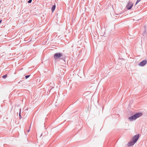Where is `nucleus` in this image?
<instances>
[{
  "label": "nucleus",
  "instance_id": "f257e3e1",
  "mask_svg": "<svg viewBox=\"0 0 147 147\" xmlns=\"http://www.w3.org/2000/svg\"><path fill=\"white\" fill-rule=\"evenodd\" d=\"M142 115V113H138L128 118V119L131 121L136 120L137 118L140 117Z\"/></svg>",
  "mask_w": 147,
  "mask_h": 147
},
{
  "label": "nucleus",
  "instance_id": "f03ea898",
  "mask_svg": "<svg viewBox=\"0 0 147 147\" xmlns=\"http://www.w3.org/2000/svg\"><path fill=\"white\" fill-rule=\"evenodd\" d=\"M63 54L61 53H55L54 55V57L55 59H58L62 57Z\"/></svg>",
  "mask_w": 147,
  "mask_h": 147
},
{
  "label": "nucleus",
  "instance_id": "7ed1b4c3",
  "mask_svg": "<svg viewBox=\"0 0 147 147\" xmlns=\"http://www.w3.org/2000/svg\"><path fill=\"white\" fill-rule=\"evenodd\" d=\"M139 136L140 134H136L133 137L131 140H133L136 143L138 140Z\"/></svg>",
  "mask_w": 147,
  "mask_h": 147
},
{
  "label": "nucleus",
  "instance_id": "20e7f679",
  "mask_svg": "<svg viewBox=\"0 0 147 147\" xmlns=\"http://www.w3.org/2000/svg\"><path fill=\"white\" fill-rule=\"evenodd\" d=\"M147 63V60H144L140 62L139 64L138 65L140 66H143L145 65Z\"/></svg>",
  "mask_w": 147,
  "mask_h": 147
},
{
  "label": "nucleus",
  "instance_id": "39448f33",
  "mask_svg": "<svg viewBox=\"0 0 147 147\" xmlns=\"http://www.w3.org/2000/svg\"><path fill=\"white\" fill-rule=\"evenodd\" d=\"M133 6V4L130 2H129L126 6V8L128 10L130 9Z\"/></svg>",
  "mask_w": 147,
  "mask_h": 147
},
{
  "label": "nucleus",
  "instance_id": "423d86ee",
  "mask_svg": "<svg viewBox=\"0 0 147 147\" xmlns=\"http://www.w3.org/2000/svg\"><path fill=\"white\" fill-rule=\"evenodd\" d=\"M135 143L134 142L133 140H131V141L128 142L127 144V145L129 146H130L133 145Z\"/></svg>",
  "mask_w": 147,
  "mask_h": 147
},
{
  "label": "nucleus",
  "instance_id": "0eeeda50",
  "mask_svg": "<svg viewBox=\"0 0 147 147\" xmlns=\"http://www.w3.org/2000/svg\"><path fill=\"white\" fill-rule=\"evenodd\" d=\"M56 7V5H53L51 8V11L53 12L55 10V8Z\"/></svg>",
  "mask_w": 147,
  "mask_h": 147
},
{
  "label": "nucleus",
  "instance_id": "6e6552de",
  "mask_svg": "<svg viewBox=\"0 0 147 147\" xmlns=\"http://www.w3.org/2000/svg\"><path fill=\"white\" fill-rule=\"evenodd\" d=\"M7 74H5L3 76H2V78H4V79H5V78H6L7 77Z\"/></svg>",
  "mask_w": 147,
  "mask_h": 147
},
{
  "label": "nucleus",
  "instance_id": "1a4fd4ad",
  "mask_svg": "<svg viewBox=\"0 0 147 147\" xmlns=\"http://www.w3.org/2000/svg\"><path fill=\"white\" fill-rule=\"evenodd\" d=\"M21 109H20L19 110V117H21Z\"/></svg>",
  "mask_w": 147,
  "mask_h": 147
},
{
  "label": "nucleus",
  "instance_id": "9d476101",
  "mask_svg": "<svg viewBox=\"0 0 147 147\" xmlns=\"http://www.w3.org/2000/svg\"><path fill=\"white\" fill-rule=\"evenodd\" d=\"M141 1V0H137L136 1V5L138 3H139L140 1Z\"/></svg>",
  "mask_w": 147,
  "mask_h": 147
},
{
  "label": "nucleus",
  "instance_id": "9b49d317",
  "mask_svg": "<svg viewBox=\"0 0 147 147\" xmlns=\"http://www.w3.org/2000/svg\"><path fill=\"white\" fill-rule=\"evenodd\" d=\"M30 76V75H27L25 76V78L26 79L28 78Z\"/></svg>",
  "mask_w": 147,
  "mask_h": 147
},
{
  "label": "nucleus",
  "instance_id": "f8f14e48",
  "mask_svg": "<svg viewBox=\"0 0 147 147\" xmlns=\"http://www.w3.org/2000/svg\"><path fill=\"white\" fill-rule=\"evenodd\" d=\"M32 1V0H29L28 1V3H30Z\"/></svg>",
  "mask_w": 147,
  "mask_h": 147
},
{
  "label": "nucleus",
  "instance_id": "ddd939ff",
  "mask_svg": "<svg viewBox=\"0 0 147 147\" xmlns=\"http://www.w3.org/2000/svg\"><path fill=\"white\" fill-rule=\"evenodd\" d=\"M61 59H62L63 60H64V59H65V58L62 57L61 58Z\"/></svg>",
  "mask_w": 147,
  "mask_h": 147
},
{
  "label": "nucleus",
  "instance_id": "4468645a",
  "mask_svg": "<svg viewBox=\"0 0 147 147\" xmlns=\"http://www.w3.org/2000/svg\"><path fill=\"white\" fill-rule=\"evenodd\" d=\"M2 21V20H0V24L1 23Z\"/></svg>",
  "mask_w": 147,
  "mask_h": 147
},
{
  "label": "nucleus",
  "instance_id": "2eb2a0df",
  "mask_svg": "<svg viewBox=\"0 0 147 147\" xmlns=\"http://www.w3.org/2000/svg\"><path fill=\"white\" fill-rule=\"evenodd\" d=\"M30 129H29L27 131V132H28L30 131Z\"/></svg>",
  "mask_w": 147,
  "mask_h": 147
},
{
  "label": "nucleus",
  "instance_id": "dca6fc26",
  "mask_svg": "<svg viewBox=\"0 0 147 147\" xmlns=\"http://www.w3.org/2000/svg\"><path fill=\"white\" fill-rule=\"evenodd\" d=\"M146 32V31H145V30H144V33H145V32Z\"/></svg>",
  "mask_w": 147,
  "mask_h": 147
},
{
  "label": "nucleus",
  "instance_id": "f3484780",
  "mask_svg": "<svg viewBox=\"0 0 147 147\" xmlns=\"http://www.w3.org/2000/svg\"><path fill=\"white\" fill-rule=\"evenodd\" d=\"M64 61H65V60L64 59L63 60Z\"/></svg>",
  "mask_w": 147,
  "mask_h": 147
},
{
  "label": "nucleus",
  "instance_id": "a211bd4d",
  "mask_svg": "<svg viewBox=\"0 0 147 147\" xmlns=\"http://www.w3.org/2000/svg\"><path fill=\"white\" fill-rule=\"evenodd\" d=\"M64 61H65V60L64 59L63 60Z\"/></svg>",
  "mask_w": 147,
  "mask_h": 147
},
{
  "label": "nucleus",
  "instance_id": "6ab92c4d",
  "mask_svg": "<svg viewBox=\"0 0 147 147\" xmlns=\"http://www.w3.org/2000/svg\"><path fill=\"white\" fill-rule=\"evenodd\" d=\"M64 61H65V60L64 59L63 60Z\"/></svg>",
  "mask_w": 147,
  "mask_h": 147
}]
</instances>
